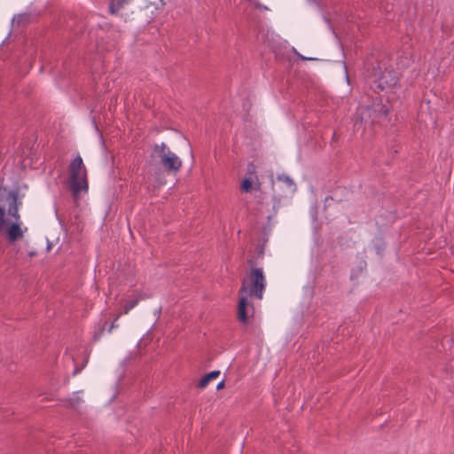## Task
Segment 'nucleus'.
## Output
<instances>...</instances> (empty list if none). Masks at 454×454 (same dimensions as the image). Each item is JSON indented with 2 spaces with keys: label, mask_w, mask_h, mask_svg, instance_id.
<instances>
[{
  "label": "nucleus",
  "mask_w": 454,
  "mask_h": 454,
  "mask_svg": "<svg viewBox=\"0 0 454 454\" xmlns=\"http://www.w3.org/2000/svg\"><path fill=\"white\" fill-rule=\"evenodd\" d=\"M20 205L18 192L0 188V234L5 235L10 243L21 239L27 231L20 226Z\"/></svg>",
  "instance_id": "f257e3e1"
},
{
  "label": "nucleus",
  "mask_w": 454,
  "mask_h": 454,
  "mask_svg": "<svg viewBox=\"0 0 454 454\" xmlns=\"http://www.w3.org/2000/svg\"><path fill=\"white\" fill-rule=\"evenodd\" d=\"M266 287V278L262 268H252L242 280L238 305V318L242 324H247L254 313V307L248 297L262 300Z\"/></svg>",
  "instance_id": "f03ea898"
},
{
  "label": "nucleus",
  "mask_w": 454,
  "mask_h": 454,
  "mask_svg": "<svg viewBox=\"0 0 454 454\" xmlns=\"http://www.w3.org/2000/svg\"><path fill=\"white\" fill-rule=\"evenodd\" d=\"M181 159L165 143L155 144L150 153L148 166L158 187L166 184L165 173L176 175L182 168Z\"/></svg>",
  "instance_id": "7ed1b4c3"
},
{
  "label": "nucleus",
  "mask_w": 454,
  "mask_h": 454,
  "mask_svg": "<svg viewBox=\"0 0 454 454\" xmlns=\"http://www.w3.org/2000/svg\"><path fill=\"white\" fill-rule=\"evenodd\" d=\"M389 106L381 101H373L371 106H361L357 108L353 130L363 136L372 124L387 125L389 121Z\"/></svg>",
  "instance_id": "20e7f679"
},
{
  "label": "nucleus",
  "mask_w": 454,
  "mask_h": 454,
  "mask_svg": "<svg viewBox=\"0 0 454 454\" xmlns=\"http://www.w3.org/2000/svg\"><path fill=\"white\" fill-rule=\"evenodd\" d=\"M70 187L74 197L82 192L88 191V181L86 168L83 166L82 159L77 156L69 165Z\"/></svg>",
  "instance_id": "39448f33"
},
{
  "label": "nucleus",
  "mask_w": 454,
  "mask_h": 454,
  "mask_svg": "<svg viewBox=\"0 0 454 454\" xmlns=\"http://www.w3.org/2000/svg\"><path fill=\"white\" fill-rule=\"evenodd\" d=\"M377 86L380 90L393 88L397 83V77L390 71H386L377 81Z\"/></svg>",
  "instance_id": "423d86ee"
},
{
  "label": "nucleus",
  "mask_w": 454,
  "mask_h": 454,
  "mask_svg": "<svg viewBox=\"0 0 454 454\" xmlns=\"http://www.w3.org/2000/svg\"><path fill=\"white\" fill-rule=\"evenodd\" d=\"M277 187L278 189H286L287 193H293L296 190L294 182L286 175H281L277 177Z\"/></svg>",
  "instance_id": "0eeeda50"
},
{
  "label": "nucleus",
  "mask_w": 454,
  "mask_h": 454,
  "mask_svg": "<svg viewBox=\"0 0 454 454\" xmlns=\"http://www.w3.org/2000/svg\"><path fill=\"white\" fill-rule=\"evenodd\" d=\"M261 188V184L260 182H256L254 184H253L252 180H250L249 178H245L242 183H241V191L243 192H250L253 189L254 190H260Z\"/></svg>",
  "instance_id": "6e6552de"
},
{
  "label": "nucleus",
  "mask_w": 454,
  "mask_h": 454,
  "mask_svg": "<svg viewBox=\"0 0 454 454\" xmlns=\"http://www.w3.org/2000/svg\"><path fill=\"white\" fill-rule=\"evenodd\" d=\"M220 375V371H213L207 374H206L205 376H203L199 383H198V387L199 388H204L207 386L208 382L213 380V379H215L217 378L218 376Z\"/></svg>",
  "instance_id": "1a4fd4ad"
},
{
  "label": "nucleus",
  "mask_w": 454,
  "mask_h": 454,
  "mask_svg": "<svg viewBox=\"0 0 454 454\" xmlns=\"http://www.w3.org/2000/svg\"><path fill=\"white\" fill-rule=\"evenodd\" d=\"M12 25L15 23L18 26H24L30 22V14L28 13H20L12 18Z\"/></svg>",
  "instance_id": "9d476101"
},
{
  "label": "nucleus",
  "mask_w": 454,
  "mask_h": 454,
  "mask_svg": "<svg viewBox=\"0 0 454 454\" xmlns=\"http://www.w3.org/2000/svg\"><path fill=\"white\" fill-rule=\"evenodd\" d=\"M141 299H142V296L137 295V296L134 297L132 300L125 301L122 306L123 313L127 314L130 309H132L134 307H136L138 304V302Z\"/></svg>",
  "instance_id": "9b49d317"
},
{
  "label": "nucleus",
  "mask_w": 454,
  "mask_h": 454,
  "mask_svg": "<svg viewBox=\"0 0 454 454\" xmlns=\"http://www.w3.org/2000/svg\"><path fill=\"white\" fill-rule=\"evenodd\" d=\"M82 391H77L73 394V395L68 399V403L71 407H78L81 403L84 400L81 397Z\"/></svg>",
  "instance_id": "f8f14e48"
},
{
  "label": "nucleus",
  "mask_w": 454,
  "mask_h": 454,
  "mask_svg": "<svg viewBox=\"0 0 454 454\" xmlns=\"http://www.w3.org/2000/svg\"><path fill=\"white\" fill-rule=\"evenodd\" d=\"M292 51H293V52H294V54H295L299 59H302V60H317V59H316V58L305 57V56L301 55V53H299V52L297 51V50H296L294 47H293V48H292Z\"/></svg>",
  "instance_id": "ddd939ff"
},
{
  "label": "nucleus",
  "mask_w": 454,
  "mask_h": 454,
  "mask_svg": "<svg viewBox=\"0 0 454 454\" xmlns=\"http://www.w3.org/2000/svg\"><path fill=\"white\" fill-rule=\"evenodd\" d=\"M119 317H120V315H117V317L114 318V322L111 324V325H110V327L108 329L109 333H111L113 331V329L118 327V325L116 324V321L118 320Z\"/></svg>",
  "instance_id": "4468645a"
},
{
  "label": "nucleus",
  "mask_w": 454,
  "mask_h": 454,
  "mask_svg": "<svg viewBox=\"0 0 454 454\" xmlns=\"http://www.w3.org/2000/svg\"><path fill=\"white\" fill-rule=\"evenodd\" d=\"M225 386V382L224 380H223L222 381H220L217 386H216V389L217 390H220V389H223Z\"/></svg>",
  "instance_id": "2eb2a0df"
},
{
  "label": "nucleus",
  "mask_w": 454,
  "mask_h": 454,
  "mask_svg": "<svg viewBox=\"0 0 454 454\" xmlns=\"http://www.w3.org/2000/svg\"><path fill=\"white\" fill-rule=\"evenodd\" d=\"M247 263H248V265H250L251 267H253L256 262H255L254 258V257H252V258H249V259L247 260Z\"/></svg>",
  "instance_id": "dca6fc26"
},
{
  "label": "nucleus",
  "mask_w": 454,
  "mask_h": 454,
  "mask_svg": "<svg viewBox=\"0 0 454 454\" xmlns=\"http://www.w3.org/2000/svg\"><path fill=\"white\" fill-rule=\"evenodd\" d=\"M263 254H264V251H263V247H262L258 252H257V257H262L263 256Z\"/></svg>",
  "instance_id": "f3484780"
},
{
  "label": "nucleus",
  "mask_w": 454,
  "mask_h": 454,
  "mask_svg": "<svg viewBox=\"0 0 454 454\" xmlns=\"http://www.w3.org/2000/svg\"><path fill=\"white\" fill-rule=\"evenodd\" d=\"M35 254V252H30V253H29V256H30V257L34 256Z\"/></svg>",
  "instance_id": "a211bd4d"
}]
</instances>
